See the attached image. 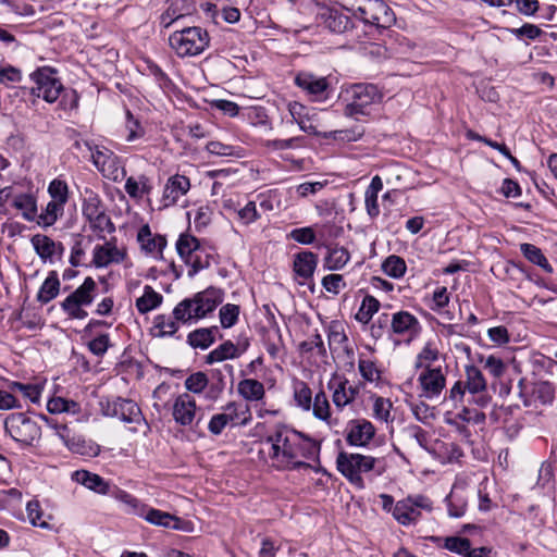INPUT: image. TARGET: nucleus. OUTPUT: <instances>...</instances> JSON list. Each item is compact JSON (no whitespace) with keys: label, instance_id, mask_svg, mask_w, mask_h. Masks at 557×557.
Listing matches in <instances>:
<instances>
[{"label":"nucleus","instance_id":"bf43d9fd","mask_svg":"<svg viewBox=\"0 0 557 557\" xmlns=\"http://www.w3.org/2000/svg\"><path fill=\"white\" fill-rule=\"evenodd\" d=\"M444 547L453 553L466 557L468 549L470 548V540L460 536H449L445 539Z\"/></svg>","mask_w":557,"mask_h":557},{"label":"nucleus","instance_id":"052dcab7","mask_svg":"<svg viewBox=\"0 0 557 557\" xmlns=\"http://www.w3.org/2000/svg\"><path fill=\"white\" fill-rule=\"evenodd\" d=\"M208 376L203 372H196L190 374L185 380V387L194 394H200L208 385Z\"/></svg>","mask_w":557,"mask_h":557},{"label":"nucleus","instance_id":"864d4df0","mask_svg":"<svg viewBox=\"0 0 557 557\" xmlns=\"http://www.w3.org/2000/svg\"><path fill=\"white\" fill-rule=\"evenodd\" d=\"M178 320L160 314L154 319V327L159 330L158 336H171L178 330Z\"/></svg>","mask_w":557,"mask_h":557},{"label":"nucleus","instance_id":"a18cd8bd","mask_svg":"<svg viewBox=\"0 0 557 557\" xmlns=\"http://www.w3.org/2000/svg\"><path fill=\"white\" fill-rule=\"evenodd\" d=\"M406 269L405 260L395 255L387 257L382 263L383 272L393 278L401 277L405 274Z\"/></svg>","mask_w":557,"mask_h":557},{"label":"nucleus","instance_id":"58836bf2","mask_svg":"<svg viewBox=\"0 0 557 557\" xmlns=\"http://www.w3.org/2000/svg\"><path fill=\"white\" fill-rule=\"evenodd\" d=\"M200 247L199 240L190 234H182L176 243V249L181 258L187 263Z\"/></svg>","mask_w":557,"mask_h":557},{"label":"nucleus","instance_id":"7ed1b4c3","mask_svg":"<svg viewBox=\"0 0 557 557\" xmlns=\"http://www.w3.org/2000/svg\"><path fill=\"white\" fill-rule=\"evenodd\" d=\"M343 7L377 29L389 28L396 21L393 10L383 0H344Z\"/></svg>","mask_w":557,"mask_h":557},{"label":"nucleus","instance_id":"680f3d73","mask_svg":"<svg viewBox=\"0 0 557 557\" xmlns=\"http://www.w3.org/2000/svg\"><path fill=\"white\" fill-rule=\"evenodd\" d=\"M48 191L51 196V200H55L62 205H65L67 201L69 190L65 182L53 180L48 187Z\"/></svg>","mask_w":557,"mask_h":557},{"label":"nucleus","instance_id":"c756f323","mask_svg":"<svg viewBox=\"0 0 557 557\" xmlns=\"http://www.w3.org/2000/svg\"><path fill=\"white\" fill-rule=\"evenodd\" d=\"M60 290V281L55 271H51L44 281L37 294V300L41 304H48L54 299Z\"/></svg>","mask_w":557,"mask_h":557},{"label":"nucleus","instance_id":"338daca9","mask_svg":"<svg viewBox=\"0 0 557 557\" xmlns=\"http://www.w3.org/2000/svg\"><path fill=\"white\" fill-rule=\"evenodd\" d=\"M314 348L318 349V352L321 356H325L326 355V349H325L324 343L322 341L321 335L318 334V333L314 334L310 339L304 341V342H301L299 344V351L302 352V354L310 352Z\"/></svg>","mask_w":557,"mask_h":557},{"label":"nucleus","instance_id":"b1692460","mask_svg":"<svg viewBox=\"0 0 557 557\" xmlns=\"http://www.w3.org/2000/svg\"><path fill=\"white\" fill-rule=\"evenodd\" d=\"M113 416L128 423L139 422L141 417L140 408L131 399L117 398L113 401Z\"/></svg>","mask_w":557,"mask_h":557},{"label":"nucleus","instance_id":"20e7f679","mask_svg":"<svg viewBox=\"0 0 557 557\" xmlns=\"http://www.w3.org/2000/svg\"><path fill=\"white\" fill-rule=\"evenodd\" d=\"M169 44L178 57H194L202 53L209 47L210 36L206 29L199 26L185 27L172 33Z\"/></svg>","mask_w":557,"mask_h":557},{"label":"nucleus","instance_id":"ea45409f","mask_svg":"<svg viewBox=\"0 0 557 557\" xmlns=\"http://www.w3.org/2000/svg\"><path fill=\"white\" fill-rule=\"evenodd\" d=\"M150 190L149 180L144 175L139 176L138 180L131 176L125 182V191L131 198L139 199L144 195H148Z\"/></svg>","mask_w":557,"mask_h":557},{"label":"nucleus","instance_id":"c03bdc74","mask_svg":"<svg viewBox=\"0 0 557 557\" xmlns=\"http://www.w3.org/2000/svg\"><path fill=\"white\" fill-rule=\"evenodd\" d=\"M358 370L362 379L367 382L377 383L381 381L382 372L377 364L370 359L360 357L358 360Z\"/></svg>","mask_w":557,"mask_h":557},{"label":"nucleus","instance_id":"a878e982","mask_svg":"<svg viewBox=\"0 0 557 557\" xmlns=\"http://www.w3.org/2000/svg\"><path fill=\"white\" fill-rule=\"evenodd\" d=\"M137 239L141 248L148 253L161 252L166 246V239L162 235L152 236L148 225H144L138 234Z\"/></svg>","mask_w":557,"mask_h":557},{"label":"nucleus","instance_id":"69168bd1","mask_svg":"<svg viewBox=\"0 0 557 557\" xmlns=\"http://www.w3.org/2000/svg\"><path fill=\"white\" fill-rule=\"evenodd\" d=\"M126 128L128 131L126 136L127 141H133L144 135V128L140 122L134 117L129 110L126 111Z\"/></svg>","mask_w":557,"mask_h":557},{"label":"nucleus","instance_id":"f8f14e48","mask_svg":"<svg viewBox=\"0 0 557 557\" xmlns=\"http://www.w3.org/2000/svg\"><path fill=\"white\" fill-rule=\"evenodd\" d=\"M315 116L317 113L310 110L309 113L305 114V116L296 123L298 124L299 128L305 133L315 136H323L324 138H337L336 135L338 134V138L350 141L357 140L363 135V131H335L330 133H321L319 131V125L317 124Z\"/></svg>","mask_w":557,"mask_h":557},{"label":"nucleus","instance_id":"37998d69","mask_svg":"<svg viewBox=\"0 0 557 557\" xmlns=\"http://www.w3.org/2000/svg\"><path fill=\"white\" fill-rule=\"evenodd\" d=\"M466 374H467L466 388L471 394H478V393L486 389V381H485L481 370H479L476 367H474V366L467 367Z\"/></svg>","mask_w":557,"mask_h":557},{"label":"nucleus","instance_id":"c85d7f7f","mask_svg":"<svg viewBox=\"0 0 557 557\" xmlns=\"http://www.w3.org/2000/svg\"><path fill=\"white\" fill-rule=\"evenodd\" d=\"M238 394L248 401H258L264 397L263 384L255 379H244L238 383Z\"/></svg>","mask_w":557,"mask_h":557},{"label":"nucleus","instance_id":"e433bc0d","mask_svg":"<svg viewBox=\"0 0 557 557\" xmlns=\"http://www.w3.org/2000/svg\"><path fill=\"white\" fill-rule=\"evenodd\" d=\"M92 160L95 165L103 173L106 172V166L109 169L113 168L112 171L107 174V176L113 180L117 178L119 169L115 166L116 157L110 150H97L92 153Z\"/></svg>","mask_w":557,"mask_h":557},{"label":"nucleus","instance_id":"603ef678","mask_svg":"<svg viewBox=\"0 0 557 557\" xmlns=\"http://www.w3.org/2000/svg\"><path fill=\"white\" fill-rule=\"evenodd\" d=\"M248 120L251 125L256 127H263L264 129L272 131V123L267 111L262 107H253L248 111Z\"/></svg>","mask_w":557,"mask_h":557},{"label":"nucleus","instance_id":"a211bd4d","mask_svg":"<svg viewBox=\"0 0 557 557\" xmlns=\"http://www.w3.org/2000/svg\"><path fill=\"white\" fill-rule=\"evenodd\" d=\"M190 188L189 178L185 175H173L171 176L163 190V201L165 206L175 205L178 199L186 195Z\"/></svg>","mask_w":557,"mask_h":557},{"label":"nucleus","instance_id":"6ab92c4d","mask_svg":"<svg viewBox=\"0 0 557 557\" xmlns=\"http://www.w3.org/2000/svg\"><path fill=\"white\" fill-rule=\"evenodd\" d=\"M125 251L111 243L97 245L94 249V264L97 268H106L111 263H121L125 259Z\"/></svg>","mask_w":557,"mask_h":557},{"label":"nucleus","instance_id":"09e8293b","mask_svg":"<svg viewBox=\"0 0 557 557\" xmlns=\"http://www.w3.org/2000/svg\"><path fill=\"white\" fill-rule=\"evenodd\" d=\"M47 409L50 413H62L72 412L76 413L79 410V406L74 400H69L62 397H53L49 399Z\"/></svg>","mask_w":557,"mask_h":557},{"label":"nucleus","instance_id":"f257e3e1","mask_svg":"<svg viewBox=\"0 0 557 557\" xmlns=\"http://www.w3.org/2000/svg\"><path fill=\"white\" fill-rule=\"evenodd\" d=\"M267 443L271 444L269 454L273 465L280 469H300L309 465L298 458L310 459L314 457L319 448L317 444L304 437L299 432L289 430L285 425H280L267 437Z\"/></svg>","mask_w":557,"mask_h":557},{"label":"nucleus","instance_id":"49530a36","mask_svg":"<svg viewBox=\"0 0 557 557\" xmlns=\"http://www.w3.org/2000/svg\"><path fill=\"white\" fill-rule=\"evenodd\" d=\"M214 342L213 331L211 329H198L189 333L188 344L194 348H208Z\"/></svg>","mask_w":557,"mask_h":557},{"label":"nucleus","instance_id":"f3484780","mask_svg":"<svg viewBox=\"0 0 557 557\" xmlns=\"http://www.w3.org/2000/svg\"><path fill=\"white\" fill-rule=\"evenodd\" d=\"M196 401L189 394L180 395L173 405V418L176 423L190 425L196 416Z\"/></svg>","mask_w":557,"mask_h":557},{"label":"nucleus","instance_id":"5701e85b","mask_svg":"<svg viewBox=\"0 0 557 557\" xmlns=\"http://www.w3.org/2000/svg\"><path fill=\"white\" fill-rule=\"evenodd\" d=\"M318 264V256L311 251H301L294 258V272L297 276L308 280L312 277Z\"/></svg>","mask_w":557,"mask_h":557},{"label":"nucleus","instance_id":"f704fd0d","mask_svg":"<svg viewBox=\"0 0 557 557\" xmlns=\"http://www.w3.org/2000/svg\"><path fill=\"white\" fill-rule=\"evenodd\" d=\"M63 207L64 205L55 200H50L47 203L45 210H42L40 214L37 213L36 223L42 227L53 225L57 222L58 218L62 215Z\"/></svg>","mask_w":557,"mask_h":557},{"label":"nucleus","instance_id":"3c124183","mask_svg":"<svg viewBox=\"0 0 557 557\" xmlns=\"http://www.w3.org/2000/svg\"><path fill=\"white\" fill-rule=\"evenodd\" d=\"M294 399L298 407L308 411L311 409L312 392L305 382H299L295 386Z\"/></svg>","mask_w":557,"mask_h":557},{"label":"nucleus","instance_id":"f03ea898","mask_svg":"<svg viewBox=\"0 0 557 557\" xmlns=\"http://www.w3.org/2000/svg\"><path fill=\"white\" fill-rule=\"evenodd\" d=\"M223 297L222 289L208 287L195 294L193 298H186L178 302L173 310V317L182 323L202 319L223 301Z\"/></svg>","mask_w":557,"mask_h":557},{"label":"nucleus","instance_id":"8fccbe9b","mask_svg":"<svg viewBox=\"0 0 557 557\" xmlns=\"http://www.w3.org/2000/svg\"><path fill=\"white\" fill-rule=\"evenodd\" d=\"M458 486L454 485L450 494L447 496L448 513L450 517L460 518L465 515L467 503L457 495Z\"/></svg>","mask_w":557,"mask_h":557},{"label":"nucleus","instance_id":"4be33fe9","mask_svg":"<svg viewBox=\"0 0 557 557\" xmlns=\"http://www.w3.org/2000/svg\"><path fill=\"white\" fill-rule=\"evenodd\" d=\"M295 84L314 97H320L329 86L326 78L318 77L308 72L297 74L295 77Z\"/></svg>","mask_w":557,"mask_h":557},{"label":"nucleus","instance_id":"5fc2aeb1","mask_svg":"<svg viewBox=\"0 0 557 557\" xmlns=\"http://www.w3.org/2000/svg\"><path fill=\"white\" fill-rule=\"evenodd\" d=\"M26 512H27V518H28L29 522L34 527H39L41 529H49V523L47 521L42 520L44 512H42L40 505L37 500L28 502V504L26 506Z\"/></svg>","mask_w":557,"mask_h":557},{"label":"nucleus","instance_id":"4c0bfd02","mask_svg":"<svg viewBox=\"0 0 557 557\" xmlns=\"http://www.w3.org/2000/svg\"><path fill=\"white\" fill-rule=\"evenodd\" d=\"M520 250L530 262L539 265L548 273L553 271L552 265L549 264L546 257L543 255L542 250L539 247L532 244L524 243L520 245Z\"/></svg>","mask_w":557,"mask_h":557},{"label":"nucleus","instance_id":"e2e57ef3","mask_svg":"<svg viewBox=\"0 0 557 557\" xmlns=\"http://www.w3.org/2000/svg\"><path fill=\"white\" fill-rule=\"evenodd\" d=\"M438 358V350L428 343L419 352L416 361V368H424Z\"/></svg>","mask_w":557,"mask_h":557},{"label":"nucleus","instance_id":"72a5a7b5","mask_svg":"<svg viewBox=\"0 0 557 557\" xmlns=\"http://www.w3.org/2000/svg\"><path fill=\"white\" fill-rule=\"evenodd\" d=\"M350 260L348 250L344 247H334L329 250L324 259V268L330 271H337L343 269Z\"/></svg>","mask_w":557,"mask_h":557},{"label":"nucleus","instance_id":"0e129e2a","mask_svg":"<svg viewBox=\"0 0 557 557\" xmlns=\"http://www.w3.org/2000/svg\"><path fill=\"white\" fill-rule=\"evenodd\" d=\"M480 361L483 363L484 369L495 377H500L506 370V366L503 360L495 356L491 355L485 359L481 357Z\"/></svg>","mask_w":557,"mask_h":557},{"label":"nucleus","instance_id":"2eb2a0df","mask_svg":"<svg viewBox=\"0 0 557 557\" xmlns=\"http://www.w3.org/2000/svg\"><path fill=\"white\" fill-rule=\"evenodd\" d=\"M144 513L139 517L144 518L146 521H148L151 524L170 528L174 530H182L187 531L189 522H186L182 519H180L176 516H173L169 512L151 508L147 505H145V510H143Z\"/></svg>","mask_w":557,"mask_h":557},{"label":"nucleus","instance_id":"0eeeda50","mask_svg":"<svg viewBox=\"0 0 557 557\" xmlns=\"http://www.w3.org/2000/svg\"><path fill=\"white\" fill-rule=\"evenodd\" d=\"M96 293L97 284L92 277L88 276L60 304L61 309L70 319L83 320L88 315L84 307L92 304Z\"/></svg>","mask_w":557,"mask_h":557},{"label":"nucleus","instance_id":"774afa93","mask_svg":"<svg viewBox=\"0 0 557 557\" xmlns=\"http://www.w3.org/2000/svg\"><path fill=\"white\" fill-rule=\"evenodd\" d=\"M534 394L542 404H550L555 398V389L549 382H540L535 386Z\"/></svg>","mask_w":557,"mask_h":557},{"label":"nucleus","instance_id":"9b49d317","mask_svg":"<svg viewBox=\"0 0 557 557\" xmlns=\"http://www.w3.org/2000/svg\"><path fill=\"white\" fill-rule=\"evenodd\" d=\"M418 381L426 398L437 397L446 385V377L441 367L432 368L426 366L420 373Z\"/></svg>","mask_w":557,"mask_h":557},{"label":"nucleus","instance_id":"1a4fd4ad","mask_svg":"<svg viewBox=\"0 0 557 557\" xmlns=\"http://www.w3.org/2000/svg\"><path fill=\"white\" fill-rule=\"evenodd\" d=\"M83 214L88 220L90 227L95 232H98L99 234H110L115 231L110 216L106 214L99 196L92 191H90L84 199Z\"/></svg>","mask_w":557,"mask_h":557},{"label":"nucleus","instance_id":"13d9d810","mask_svg":"<svg viewBox=\"0 0 557 557\" xmlns=\"http://www.w3.org/2000/svg\"><path fill=\"white\" fill-rule=\"evenodd\" d=\"M239 307L233 304H226L220 309V322L224 329L232 327L238 320Z\"/></svg>","mask_w":557,"mask_h":557},{"label":"nucleus","instance_id":"4468645a","mask_svg":"<svg viewBox=\"0 0 557 557\" xmlns=\"http://www.w3.org/2000/svg\"><path fill=\"white\" fill-rule=\"evenodd\" d=\"M346 442L351 446H366L373 438L375 428L366 419L349 421L346 429Z\"/></svg>","mask_w":557,"mask_h":557},{"label":"nucleus","instance_id":"2f4dec72","mask_svg":"<svg viewBox=\"0 0 557 557\" xmlns=\"http://www.w3.org/2000/svg\"><path fill=\"white\" fill-rule=\"evenodd\" d=\"M163 297L151 286L146 285L144 294L136 300V308L140 313H147L162 304Z\"/></svg>","mask_w":557,"mask_h":557},{"label":"nucleus","instance_id":"6e6552de","mask_svg":"<svg viewBox=\"0 0 557 557\" xmlns=\"http://www.w3.org/2000/svg\"><path fill=\"white\" fill-rule=\"evenodd\" d=\"M55 73L49 67H42L32 74L34 86L30 94L42 98L45 101L54 102L63 90L61 82L55 77Z\"/></svg>","mask_w":557,"mask_h":557},{"label":"nucleus","instance_id":"ddd939ff","mask_svg":"<svg viewBox=\"0 0 557 557\" xmlns=\"http://www.w3.org/2000/svg\"><path fill=\"white\" fill-rule=\"evenodd\" d=\"M327 386L333 392L332 400L338 409L352 403L359 394V387L350 385L346 377L334 375Z\"/></svg>","mask_w":557,"mask_h":557},{"label":"nucleus","instance_id":"a19ab883","mask_svg":"<svg viewBox=\"0 0 557 557\" xmlns=\"http://www.w3.org/2000/svg\"><path fill=\"white\" fill-rule=\"evenodd\" d=\"M112 496L125 504L126 506H128L129 510L128 512L129 513H133V515H136V516H140L144 513L143 510H145V505L146 504H143L139 499H137L136 497H134L133 495H131L129 493H127L126 491H123L119 487H115L113 491H111Z\"/></svg>","mask_w":557,"mask_h":557},{"label":"nucleus","instance_id":"9d476101","mask_svg":"<svg viewBox=\"0 0 557 557\" xmlns=\"http://www.w3.org/2000/svg\"><path fill=\"white\" fill-rule=\"evenodd\" d=\"M351 101L346 106L347 115L367 114V109L382 98L376 86L356 84L351 87Z\"/></svg>","mask_w":557,"mask_h":557},{"label":"nucleus","instance_id":"bb28decb","mask_svg":"<svg viewBox=\"0 0 557 557\" xmlns=\"http://www.w3.org/2000/svg\"><path fill=\"white\" fill-rule=\"evenodd\" d=\"M189 14V8L185 0H171L166 10L160 16V24L164 28H169L181 17Z\"/></svg>","mask_w":557,"mask_h":557},{"label":"nucleus","instance_id":"cd10ccee","mask_svg":"<svg viewBox=\"0 0 557 557\" xmlns=\"http://www.w3.org/2000/svg\"><path fill=\"white\" fill-rule=\"evenodd\" d=\"M242 355V350L231 341H225L206 356V362L212 364L227 359H235Z\"/></svg>","mask_w":557,"mask_h":557},{"label":"nucleus","instance_id":"79ce46f5","mask_svg":"<svg viewBox=\"0 0 557 557\" xmlns=\"http://www.w3.org/2000/svg\"><path fill=\"white\" fill-rule=\"evenodd\" d=\"M57 435L70 450L81 455H85L87 453L86 442L81 437H70V431L65 424L57 428Z\"/></svg>","mask_w":557,"mask_h":557},{"label":"nucleus","instance_id":"aec40b11","mask_svg":"<svg viewBox=\"0 0 557 557\" xmlns=\"http://www.w3.org/2000/svg\"><path fill=\"white\" fill-rule=\"evenodd\" d=\"M12 208L21 213V216L27 222H36L37 219V197L33 191H17L12 201Z\"/></svg>","mask_w":557,"mask_h":557},{"label":"nucleus","instance_id":"412c9836","mask_svg":"<svg viewBox=\"0 0 557 557\" xmlns=\"http://www.w3.org/2000/svg\"><path fill=\"white\" fill-rule=\"evenodd\" d=\"M72 479L95 493L101 495H107L111 493L109 482L104 481L97 473H92L87 470H77L73 472Z\"/></svg>","mask_w":557,"mask_h":557},{"label":"nucleus","instance_id":"c9c22d12","mask_svg":"<svg viewBox=\"0 0 557 557\" xmlns=\"http://www.w3.org/2000/svg\"><path fill=\"white\" fill-rule=\"evenodd\" d=\"M212 260V253H210L206 247L200 245L195 255L190 258V261L186 263L189 267L188 276L191 277L200 270L209 268Z\"/></svg>","mask_w":557,"mask_h":557},{"label":"nucleus","instance_id":"7c9ffc66","mask_svg":"<svg viewBox=\"0 0 557 557\" xmlns=\"http://www.w3.org/2000/svg\"><path fill=\"white\" fill-rule=\"evenodd\" d=\"M419 322L414 315L407 311H399L395 313L391 320V326L394 333L405 334L414 331Z\"/></svg>","mask_w":557,"mask_h":557},{"label":"nucleus","instance_id":"de8ad7c7","mask_svg":"<svg viewBox=\"0 0 557 557\" xmlns=\"http://www.w3.org/2000/svg\"><path fill=\"white\" fill-rule=\"evenodd\" d=\"M313 416L322 421H327L331 417V408L326 394L320 391L315 394L313 403H311Z\"/></svg>","mask_w":557,"mask_h":557},{"label":"nucleus","instance_id":"393cba45","mask_svg":"<svg viewBox=\"0 0 557 557\" xmlns=\"http://www.w3.org/2000/svg\"><path fill=\"white\" fill-rule=\"evenodd\" d=\"M420 515L421 511L414 507L412 497L397 502L393 509L394 518L404 525L416 522Z\"/></svg>","mask_w":557,"mask_h":557},{"label":"nucleus","instance_id":"dca6fc26","mask_svg":"<svg viewBox=\"0 0 557 557\" xmlns=\"http://www.w3.org/2000/svg\"><path fill=\"white\" fill-rule=\"evenodd\" d=\"M30 243L44 262L52 261L54 257L61 258L64 252L62 243L54 242L47 235L36 234L30 238Z\"/></svg>","mask_w":557,"mask_h":557},{"label":"nucleus","instance_id":"6e6d98bb","mask_svg":"<svg viewBox=\"0 0 557 557\" xmlns=\"http://www.w3.org/2000/svg\"><path fill=\"white\" fill-rule=\"evenodd\" d=\"M392 407L393 404L389 399L377 396L374 398L373 403V414L377 420L388 422Z\"/></svg>","mask_w":557,"mask_h":557},{"label":"nucleus","instance_id":"473e14b6","mask_svg":"<svg viewBox=\"0 0 557 557\" xmlns=\"http://www.w3.org/2000/svg\"><path fill=\"white\" fill-rule=\"evenodd\" d=\"M324 24L331 32L338 34L345 33L352 26L347 15L333 10L324 14Z\"/></svg>","mask_w":557,"mask_h":557},{"label":"nucleus","instance_id":"423d86ee","mask_svg":"<svg viewBox=\"0 0 557 557\" xmlns=\"http://www.w3.org/2000/svg\"><path fill=\"white\" fill-rule=\"evenodd\" d=\"M377 459L372 456L341 451L336 458L337 470L357 488H364L362 473L374 470Z\"/></svg>","mask_w":557,"mask_h":557},{"label":"nucleus","instance_id":"39448f33","mask_svg":"<svg viewBox=\"0 0 557 557\" xmlns=\"http://www.w3.org/2000/svg\"><path fill=\"white\" fill-rule=\"evenodd\" d=\"M4 429L23 447L36 446L41 438L40 425L24 412L9 414L4 421Z\"/></svg>","mask_w":557,"mask_h":557},{"label":"nucleus","instance_id":"4d7b16f0","mask_svg":"<svg viewBox=\"0 0 557 557\" xmlns=\"http://www.w3.org/2000/svg\"><path fill=\"white\" fill-rule=\"evenodd\" d=\"M12 391H18L23 396L29 399L32 403H38L41 395V387L37 384H24L20 382H13L10 385Z\"/></svg>","mask_w":557,"mask_h":557}]
</instances>
